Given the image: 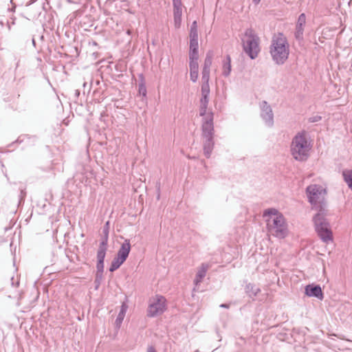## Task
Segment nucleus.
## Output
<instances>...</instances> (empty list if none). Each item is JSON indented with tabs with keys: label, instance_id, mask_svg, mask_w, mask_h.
Segmentation results:
<instances>
[{
	"label": "nucleus",
	"instance_id": "1",
	"mask_svg": "<svg viewBox=\"0 0 352 352\" xmlns=\"http://www.w3.org/2000/svg\"><path fill=\"white\" fill-rule=\"evenodd\" d=\"M326 189L318 184H311L306 188V194L312 208L318 212L314 217L316 231L324 242L330 241V224L327 219L324 197Z\"/></svg>",
	"mask_w": 352,
	"mask_h": 352
},
{
	"label": "nucleus",
	"instance_id": "2",
	"mask_svg": "<svg viewBox=\"0 0 352 352\" xmlns=\"http://www.w3.org/2000/svg\"><path fill=\"white\" fill-rule=\"evenodd\" d=\"M290 147L291 154L296 160L306 161L311 148L308 133L305 131L298 133L293 138Z\"/></svg>",
	"mask_w": 352,
	"mask_h": 352
},
{
	"label": "nucleus",
	"instance_id": "3",
	"mask_svg": "<svg viewBox=\"0 0 352 352\" xmlns=\"http://www.w3.org/2000/svg\"><path fill=\"white\" fill-rule=\"evenodd\" d=\"M270 54L273 60L278 65H283L289 54V45L283 33L273 38L270 45Z\"/></svg>",
	"mask_w": 352,
	"mask_h": 352
},
{
	"label": "nucleus",
	"instance_id": "4",
	"mask_svg": "<svg viewBox=\"0 0 352 352\" xmlns=\"http://www.w3.org/2000/svg\"><path fill=\"white\" fill-rule=\"evenodd\" d=\"M247 38L245 41L242 39L243 50L250 59H255L259 52V38L252 28H247L243 34Z\"/></svg>",
	"mask_w": 352,
	"mask_h": 352
},
{
	"label": "nucleus",
	"instance_id": "5",
	"mask_svg": "<svg viewBox=\"0 0 352 352\" xmlns=\"http://www.w3.org/2000/svg\"><path fill=\"white\" fill-rule=\"evenodd\" d=\"M214 127L211 124V118L209 120H206L201 125V139L203 142L204 154L209 158L214 146Z\"/></svg>",
	"mask_w": 352,
	"mask_h": 352
},
{
	"label": "nucleus",
	"instance_id": "6",
	"mask_svg": "<svg viewBox=\"0 0 352 352\" xmlns=\"http://www.w3.org/2000/svg\"><path fill=\"white\" fill-rule=\"evenodd\" d=\"M265 221L267 230L271 234L279 239L286 237L288 233L287 225L283 214L267 218Z\"/></svg>",
	"mask_w": 352,
	"mask_h": 352
},
{
	"label": "nucleus",
	"instance_id": "7",
	"mask_svg": "<svg viewBox=\"0 0 352 352\" xmlns=\"http://www.w3.org/2000/svg\"><path fill=\"white\" fill-rule=\"evenodd\" d=\"M166 302L165 297L156 295L153 299L150 300L147 309V316L153 318L163 314L166 310Z\"/></svg>",
	"mask_w": 352,
	"mask_h": 352
},
{
	"label": "nucleus",
	"instance_id": "8",
	"mask_svg": "<svg viewBox=\"0 0 352 352\" xmlns=\"http://www.w3.org/2000/svg\"><path fill=\"white\" fill-rule=\"evenodd\" d=\"M214 57V52L209 50L206 52V57L204 61L202 71H201V88H210L209 79L210 73V67L212 65V59Z\"/></svg>",
	"mask_w": 352,
	"mask_h": 352
},
{
	"label": "nucleus",
	"instance_id": "9",
	"mask_svg": "<svg viewBox=\"0 0 352 352\" xmlns=\"http://www.w3.org/2000/svg\"><path fill=\"white\" fill-rule=\"evenodd\" d=\"M341 15H343L342 12L340 14L338 12H331V40L336 36V43H338L339 37L346 27L342 22Z\"/></svg>",
	"mask_w": 352,
	"mask_h": 352
},
{
	"label": "nucleus",
	"instance_id": "10",
	"mask_svg": "<svg viewBox=\"0 0 352 352\" xmlns=\"http://www.w3.org/2000/svg\"><path fill=\"white\" fill-rule=\"evenodd\" d=\"M103 83L102 77L101 72L99 70H96L94 73L87 72L83 77V88H86L87 86L89 88L100 86L101 88L100 83Z\"/></svg>",
	"mask_w": 352,
	"mask_h": 352
},
{
	"label": "nucleus",
	"instance_id": "11",
	"mask_svg": "<svg viewBox=\"0 0 352 352\" xmlns=\"http://www.w3.org/2000/svg\"><path fill=\"white\" fill-rule=\"evenodd\" d=\"M261 116L265 124L268 126H272L274 124V114L271 107L266 101H262L260 103Z\"/></svg>",
	"mask_w": 352,
	"mask_h": 352
},
{
	"label": "nucleus",
	"instance_id": "12",
	"mask_svg": "<svg viewBox=\"0 0 352 352\" xmlns=\"http://www.w3.org/2000/svg\"><path fill=\"white\" fill-rule=\"evenodd\" d=\"M173 21L175 29L180 28L182 25V0H172Z\"/></svg>",
	"mask_w": 352,
	"mask_h": 352
},
{
	"label": "nucleus",
	"instance_id": "13",
	"mask_svg": "<svg viewBox=\"0 0 352 352\" xmlns=\"http://www.w3.org/2000/svg\"><path fill=\"white\" fill-rule=\"evenodd\" d=\"M306 24V14L305 13H301L298 17L296 23V30L294 32L295 38L301 41L303 40V32H304V27Z\"/></svg>",
	"mask_w": 352,
	"mask_h": 352
},
{
	"label": "nucleus",
	"instance_id": "14",
	"mask_svg": "<svg viewBox=\"0 0 352 352\" xmlns=\"http://www.w3.org/2000/svg\"><path fill=\"white\" fill-rule=\"evenodd\" d=\"M305 293L309 297H315L319 300H322L324 298L322 289L318 285H307L305 288Z\"/></svg>",
	"mask_w": 352,
	"mask_h": 352
},
{
	"label": "nucleus",
	"instance_id": "15",
	"mask_svg": "<svg viewBox=\"0 0 352 352\" xmlns=\"http://www.w3.org/2000/svg\"><path fill=\"white\" fill-rule=\"evenodd\" d=\"M106 67L109 69L113 75L118 76H122L124 72V65L121 63H114L113 62H108L107 65H102L101 69Z\"/></svg>",
	"mask_w": 352,
	"mask_h": 352
},
{
	"label": "nucleus",
	"instance_id": "16",
	"mask_svg": "<svg viewBox=\"0 0 352 352\" xmlns=\"http://www.w3.org/2000/svg\"><path fill=\"white\" fill-rule=\"evenodd\" d=\"M131 250V244L130 241L129 239H126L124 243H122L118 253L117 256H120L124 260H126L129 256V252Z\"/></svg>",
	"mask_w": 352,
	"mask_h": 352
},
{
	"label": "nucleus",
	"instance_id": "17",
	"mask_svg": "<svg viewBox=\"0 0 352 352\" xmlns=\"http://www.w3.org/2000/svg\"><path fill=\"white\" fill-rule=\"evenodd\" d=\"M107 250V239H103L100 243L99 248L97 252V259L98 261L104 262L106 252Z\"/></svg>",
	"mask_w": 352,
	"mask_h": 352
},
{
	"label": "nucleus",
	"instance_id": "18",
	"mask_svg": "<svg viewBox=\"0 0 352 352\" xmlns=\"http://www.w3.org/2000/svg\"><path fill=\"white\" fill-rule=\"evenodd\" d=\"M232 69L231 66V57L229 54H227L222 62V74L225 77L230 75Z\"/></svg>",
	"mask_w": 352,
	"mask_h": 352
},
{
	"label": "nucleus",
	"instance_id": "19",
	"mask_svg": "<svg viewBox=\"0 0 352 352\" xmlns=\"http://www.w3.org/2000/svg\"><path fill=\"white\" fill-rule=\"evenodd\" d=\"M199 116L202 117L201 125L206 120L208 121L210 118H211L212 125H214V113L212 111L207 112V109L199 107Z\"/></svg>",
	"mask_w": 352,
	"mask_h": 352
},
{
	"label": "nucleus",
	"instance_id": "20",
	"mask_svg": "<svg viewBox=\"0 0 352 352\" xmlns=\"http://www.w3.org/2000/svg\"><path fill=\"white\" fill-rule=\"evenodd\" d=\"M245 292L250 297H254L261 292V289L254 284L248 283L245 286Z\"/></svg>",
	"mask_w": 352,
	"mask_h": 352
},
{
	"label": "nucleus",
	"instance_id": "21",
	"mask_svg": "<svg viewBox=\"0 0 352 352\" xmlns=\"http://www.w3.org/2000/svg\"><path fill=\"white\" fill-rule=\"evenodd\" d=\"M125 260L122 259L120 257L117 256L114 257L113 261H111V265L109 267V271L111 272H113L116 270H118L124 263Z\"/></svg>",
	"mask_w": 352,
	"mask_h": 352
},
{
	"label": "nucleus",
	"instance_id": "22",
	"mask_svg": "<svg viewBox=\"0 0 352 352\" xmlns=\"http://www.w3.org/2000/svg\"><path fill=\"white\" fill-rule=\"evenodd\" d=\"M189 56H199L198 41H190Z\"/></svg>",
	"mask_w": 352,
	"mask_h": 352
},
{
	"label": "nucleus",
	"instance_id": "23",
	"mask_svg": "<svg viewBox=\"0 0 352 352\" xmlns=\"http://www.w3.org/2000/svg\"><path fill=\"white\" fill-rule=\"evenodd\" d=\"M343 179L348 187L352 190V170L346 169L342 171Z\"/></svg>",
	"mask_w": 352,
	"mask_h": 352
},
{
	"label": "nucleus",
	"instance_id": "24",
	"mask_svg": "<svg viewBox=\"0 0 352 352\" xmlns=\"http://www.w3.org/2000/svg\"><path fill=\"white\" fill-rule=\"evenodd\" d=\"M199 56H189L190 72H199Z\"/></svg>",
	"mask_w": 352,
	"mask_h": 352
},
{
	"label": "nucleus",
	"instance_id": "25",
	"mask_svg": "<svg viewBox=\"0 0 352 352\" xmlns=\"http://www.w3.org/2000/svg\"><path fill=\"white\" fill-rule=\"evenodd\" d=\"M282 214L276 208H271L266 209L263 211V217L265 219L278 217V215Z\"/></svg>",
	"mask_w": 352,
	"mask_h": 352
},
{
	"label": "nucleus",
	"instance_id": "26",
	"mask_svg": "<svg viewBox=\"0 0 352 352\" xmlns=\"http://www.w3.org/2000/svg\"><path fill=\"white\" fill-rule=\"evenodd\" d=\"M47 22L43 23V28L44 31L47 32V30H53L54 28V20L53 16L52 14L47 15Z\"/></svg>",
	"mask_w": 352,
	"mask_h": 352
},
{
	"label": "nucleus",
	"instance_id": "27",
	"mask_svg": "<svg viewBox=\"0 0 352 352\" xmlns=\"http://www.w3.org/2000/svg\"><path fill=\"white\" fill-rule=\"evenodd\" d=\"M126 309H127V306L125 304H123L121 306L120 313L118 314V315L116 319V323L117 325H120V324L122 322L124 318V315L126 312Z\"/></svg>",
	"mask_w": 352,
	"mask_h": 352
},
{
	"label": "nucleus",
	"instance_id": "28",
	"mask_svg": "<svg viewBox=\"0 0 352 352\" xmlns=\"http://www.w3.org/2000/svg\"><path fill=\"white\" fill-rule=\"evenodd\" d=\"M208 267H209V266H208V264L202 263L201 267L198 270L196 275L199 278H204L206 276V272H207V271L208 270Z\"/></svg>",
	"mask_w": 352,
	"mask_h": 352
},
{
	"label": "nucleus",
	"instance_id": "29",
	"mask_svg": "<svg viewBox=\"0 0 352 352\" xmlns=\"http://www.w3.org/2000/svg\"><path fill=\"white\" fill-rule=\"evenodd\" d=\"M210 90V89H201V98L200 99L201 102L208 104Z\"/></svg>",
	"mask_w": 352,
	"mask_h": 352
},
{
	"label": "nucleus",
	"instance_id": "30",
	"mask_svg": "<svg viewBox=\"0 0 352 352\" xmlns=\"http://www.w3.org/2000/svg\"><path fill=\"white\" fill-rule=\"evenodd\" d=\"M97 274L96 278H101L104 272V262L98 261L96 264Z\"/></svg>",
	"mask_w": 352,
	"mask_h": 352
},
{
	"label": "nucleus",
	"instance_id": "31",
	"mask_svg": "<svg viewBox=\"0 0 352 352\" xmlns=\"http://www.w3.org/2000/svg\"><path fill=\"white\" fill-rule=\"evenodd\" d=\"M109 222H106L103 228L104 238L107 239V243H108V234H109Z\"/></svg>",
	"mask_w": 352,
	"mask_h": 352
},
{
	"label": "nucleus",
	"instance_id": "32",
	"mask_svg": "<svg viewBox=\"0 0 352 352\" xmlns=\"http://www.w3.org/2000/svg\"><path fill=\"white\" fill-rule=\"evenodd\" d=\"M138 88H146L145 79L143 74H139V85Z\"/></svg>",
	"mask_w": 352,
	"mask_h": 352
},
{
	"label": "nucleus",
	"instance_id": "33",
	"mask_svg": "<svg viewBox=\"0 0 352 352\" xmlns=\"http://www.w3.org/2000/svg\"><path fill=\"white\" fill-rule=\"evenodd\" d=\"M190 41H198V31H190Z\"/></svg>",
	"mask_w": 352,
	"mask_h": 352
},
{
	"label": "nucleus",
	"instance_id": "34",
	"mask_svg": "<svg viewBox=\"0 0 352 352\" xmlns=\"http://www.w3.org/2000/svg\"><path fill=\"white\" fill-rule=\"evenodd\" d=\"M199 72H190V78L192 82H196L198 78Z\"/></svg>",
	"mask_w": 352,
	"mask_h": 352
},
{
	"label": "nucleus",
	"instance_id": "35",
	"mask_svg": "<svg viewBox=\"0 0 352 352\" xmlns=\"http://www.w3.org/2000/svg\"><path fill=\"white\" fill-rule=\"evenodd\" d=\"M321 116H311L309 118V121L310 122H318L321 120Z\"/></svg>",
	"mask_w": 352,
	"mask_h": 352
},
{
	"label": "nucleus",
	"instance_id": "36",
	"mask_svg": "<svg viewBox=\"0 0 352 352\" xmlns=\"http://www.w3.org/2000/svg\"><path fill=\"white\" fill-rule=\"evenodd\" d=\"M190 31H198L197 21H192V23H191V25H190Z\"/></svg>",
	"mask_w": 352,
	"mask_h": 352
},
{
	"label": "nucleus",
	"instance_id": "37",
	"mask_svg": "<svg viewBox=\"0 0 352 352\" xmlns=\"http://www.w3.org/2000/svg\"><path fill=\"white\" fill-rule=\"evenodd\" d=\"M203 278H199L197 275L195 276V278L194 280V283L195 285H198L201 281Z\"/></svg>",
	"mask_w": 352,
	"mask_h": 352
},
{
	"label": "nucleus",
	"instance_id": "38",
	"mask_svg": "<svg viewBox=\"0 0 352 352\" xmlns=\"http://www.w3.org/2000/svg\"><path fill=\"white\" fill-rule=\"evenodd\" d=\"M140 95L142 96L143 97H146L147 89H138Z\"/></svg>",
	"mask_w": 352,
	"mask_h": 352
},
{
	"label": "nucleus",
	"instance_id": "39",
	"mask_svg": "<svg viewBox=\"0 0 352 352\" xmlns=\"http://www.w3.org/2000/svg\"><path fill=\"white\" fill-rule=\"evenodd\" d=\"M23 141V138H21V136L19 137V138L16 140V142H12L9 146L14 144L15 143L22 142Z\"/></svg>",
	"mask_w": 352,
	"mask_h": 352
},
{
	"label": "nucleus",
	"instance_id": "40",
	"mask_svg": "<svg viewBox=\"0 0 352 352\" xmlns=\"http://www.w3.org/2000/svg\"><path fill=\"white\" fill-rule=\"evenodd\" d=\"M208 104L207 103H204L200 101V106L199 107H201V108H205V109H208Z\"/></svg>",
	"mask_w": 352,
	"mask_h": 352
},
{
	"label": "nucleus",
	"instance_id": "41",
	"mask_svg": "<svg viewBox=\"0 0 352 352\" xmlns=\"http://www.w3.org/2000/svg\"><path fill=\"white\" fill-rule=\"evenodd\" d=\"M36 1H37V0H30V1L27 3L26 6H30V5L33 4L34 3H35Z\"/></svg>",
	"mask_w": 352,
	"mask_h": 352
},
{
	"label": "nucleus",
	"instance_id": "42",
	"mask_svg": "<svg viewBox=\"0 0 352 352\" xmlns=\"http://www.w3.org/2000/svg\"><path fill=\"white\" fill-rule=\"evenodd\" d=\"M147 352H156V351L153 346H149Z\"/></svg>",
	"mask_w": 352,
	"mask_h": 352
},
{
	"label": "nucleus",
	"instance_id": "43",
	"mask_svg": "<svg viewBox=\"0 0 352 352\" xmlns=\"http://www.w3.org/2000/svg\"><path fill=\"white\" fill-rule=\"evenodd\" d=\"M74 95H75L76 96H77V97H78V96H79V95H80V91H79V89H74Z\"/></svg>",
	"mask_w": 352,
	"mask_h": 352
},
{
	"label": "nucleus",
	"instance_id": "44",
	"mask_svg": "<svg viewBox=\"0 0 352 352\" xmlns=\"http://www.w3.org/2000/svg\"><path fill=\"white\" fill-rule=\"evenodd\" d=\"M229 305L228 304H221L220 305V307H222V308H229Z\"/></svg>",
	"mask_w": 352,
	"mask_h": 352
},
{
	"label": "nucleus",
	"instance_id": "45",
	"mask_svg": "<svg viewBox=\"0 0 352 352\" xmlns=\"http://www.w3.org/2000/svg\"><path fill=\"white\" fill-rule=\"evenodd\" d=\"M14 60L16 61L15 62V69H16V68L19 67V60H16V58H14Z\"/></svg>",
	"mask_w": 352,
	"mask_h": 352
},
{
	"label": "nucleus",
	"instance_id": "46",
	"mask_svg": "<svg viewBox=\"0 0 352 352\" xmlns=\"http://www.w3.org/2000/svg\"><path fill=\"white\" fill-rule=\"evenodd\" d=\"M252 2H253L255 5H257V4H258V3L261 2V0H252Z\"/></svg>",
	"mask_w": 352,
	"mask_h": 352
},
{
	"label": "nucleus",
	"instance_id": "47",
	"mask_svg": "<svg viewBox=\"0 0 352 352\" xmlns=\"http://www.w3.org/2000/svg\"><path fill=\"white\" fill-rule=\"evenodd\" d=\"M331 85H333V88H334V89L338 88V85H337V84H336V83H333V82H332V81H331Z\"/></svg>",
	"mask_w": 352,
	"mask_h": 352
},
{
	"label": "nucleus",
	"instance_id": "48",
	"mask_svg": "<svg viewBox=\"0 0 352 352\" xmlns=\"http://www.w3.org/2000/svg\"><path fill=\"white\" fill-rule=\"evenodd\" d=\"M97 92V89H94V91H93V96H96Z\"/></svg>",
	"mask_w": 352,
	"mask_h": 352
},
{
	"label": "nucleus",
	"instance_id": "49",
	"mask_svg": "<svg viewBox=\"0 0 352 352\" xmlns=\"http://www.w3.org/2000/svg\"><path fill=\"white\" fill-rule=\"evenodd\" d=\"M11 280H12V285H14V277H12L11 278Z\"/></svg>",
	"mask_w": 352,
	"mask_h": 352
},
{
	"label": "nucleus",
	"instance_id": "50",
	"mask_svg": "<svg viewBox=\"0 0 352 352\" xmlns=\"http://www.w3.org/2000/svg\"><path fill=\"white\" fill-rule=\"evenodd\" d=\"M32 44H33L34 45H35V40H34V38H32Z\"/></svg>",
	"mask_w": 352,
	"mask_h": 352
},
{
	"label": "nucleus",
	"instance_id": "51",
	"mask_svg": "<svg viewBox=\"0 0 352 352\" xmlns=\"http://www.w3.org/2000/svg\"><path fill=\"white\" fill-rule=\"evenodd\" d=\"M160 192H158L157 197V199H160Z\"/></svg>",
	"mask_w": 352,
	"mask_h": 352
},
{
	"label": "nucleus",
	"instance_id": "52",
	"mask_svg": "<svg viewBox=\"0 0 352 352\" xmlns=\"http://www.w3.org/2000/svg\"><path fill=\"white\" fill-rule=\"evenodd\" d=\"M19 285V281H16V286H18Z\"/></svg>",
	"mask_w": 352,
	"mask_h": 352
},
{
	"label": "nucleus",
	"instance_id": "53",
	"mask_svg": "<svg viewBox=\"0 0 352 352\" xmlns=\"http://www.w3.org/2000/svg\"><path fill=\"white\" fill-rule=\"evenodd\" d=\"M90 91H91V89H88V93H87L88 95L89 94Z\"/></svg>",
	"mask_w": 352,
	"mask_h": 352
},
{
	"label": "nucleus",
	"instance_id": "54",
	"mask_svg": "<svg viewBox=\"0 0 352 352\" xmlns=\"http://www.w3.org/2000/svg\"><path fill=\"white\" fill-rule=\"evenodd\" d=\"M331 241H333V236H331Z\"/></svg>",
	"mask_w": 352,
	"mask_h": 352
}]
</instances>
